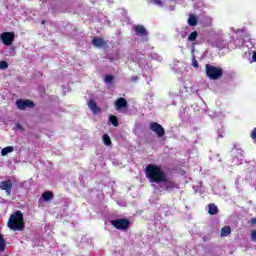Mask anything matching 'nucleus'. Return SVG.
Instances as JSON below:
<instances>
[{
  "label": "nucleus",
  "mask_w": 256,
  "mask_h": 256,
  "mask_svg": "<svg viewBox=\"0 0 256 256\" xmlns=\"http://www.w3.org/2000/svg\"><path fill=\"white\" fill-rule=\"evenodd\" d=\"M9 67V63L7 61H0V69L5 70Z\"/></svg>",
  "instance_id": "obj_24"
},
{
  "label": "nucleus",
  "mask_w": 256,
  "mask_h": 256,
  "mask_svg": "<svg viewBox=\"0 0 256 256\" xmlns=\"http://www.w3.org/2000/svg\"><path fill=\"white\" fill-rule=\"evenodd\" d=\"M205 68L208 79L217 81V79H221V77H223V68L216 67L211 64H206Z\"/></svg>",
  "instance_id": "obj_3"
},
{
  "label": "nucleus",
  "mask_w": 256,
  "mask_h": 256,
  "mask_svg": "<svg viewBox=\"0 0 256 256\" xmlns=\"http://www.w3.org/2000/svg\"><path fill=\"white\" fill-rule=\"evenodd\" d=\"M0 39L3 45L9 47V45H13V42L15 41V34L13 32H3L0 35Z\"/></svg>",
  "instance_id": "obj_5"
},
{
  "label": "nucleus",
  "mask_w": 256,
  "mask_h": 256,
  "mask_svg": "<svg viewBox=\"0 0 256 256\" xmlns=\"http://www.w3.org/2000/svg\"><path fill=\"white\" fill-rule=\"evenodd\" d=\"M0 190L5 191L7 197H11V191L13 190V181L9 179L1 181Z\"/></svg>",
  "instance_id": "obj_7"
},
{
  "label": "nucleus",
  "mask_w": 256,
  "mask_h": 256,
  "mask_svg": "<svg viewBox=\"0 0 256 256\" xmlns=\"http://www.w3.org/2000/svg\"><path fill=\"white\" fill-rule=\"evenodd\" d=\"M109 121L113 125V127H119V120L117 119V116L110 115L109 116Z\"/></svg>",
  "instance_id": "obj_19"
},
{
  "label": "nucleus",
  "mask_w": 256,
  "mask_h": 256,
  "mask_svg": "<svg viewBox=\"0 0 256 256\" xmlns=\"http://www.w3.org/2000/svg\"><path fill=\"white\" fill-rule=\"evenodd\" d=\"M18 129H23V126L21 124H17Z\"/></svg>",
  "instance_id": "obj_30"
},
{
  "label": "nucleus",
  "mask_w": 256,
  "mask_h": 256,
  "mask_svg": "<svg viewBox=\"0 0 256 256\" xmlns=\"http://www.w3.org/2000/svg\"><path fill=\"white\" fill-rule=\"evenodd\" d=\"M9 153H13V146H7L2 149L1 156L5 157L6 155H9Z\"/></svg>",
  "instance_id": "obj_18"
},
{
  "label": "nucleus",
  "mask_w": 256,
  "mask_h": 256,
  "mask_svg": "<svg viewBox=\"0 0 256 256\" xmlns=\"http://www.w3.org/2000/svg\"><path fill=\"white\" fill-rule=\"evenodd\" d=\"M220 235H221V237H229V235H231V227L230 226H224L220 230Z\"/></svg>",
  "instance_id": "obj_15"
},
{
  "label": "nucleus",
  "mask_w": 256,
  "mask_h": 256,
  "mask_svg": "<svg viewBox=\"0 0 256 256\" xmlns=\"http://www.w3.org/2000/svg\"><path fill=\"white\" fill-rule=\"evenodd\" d=\"M250 138L252 139V141H256V127H254L250 132Z\"/></svg>",
  "instance_id": "obj_23"
},
{
  "label": "nucleus",
  "mask_w": 256,
  "mask_h": 256,
  "mask_svg": "<svg viewBox=\"0 0 256 256\" xmlns=\"http://www.w3.org/2000/svg\"><path fill=\"white\" fill-rule=\"evenodd\" d=\"M152 3H154V5H158L159 7H163V2L161 0H152Z\"/></svg>",
  "instance_id": "obj_25"
},
{
  "label": "nucleus",
  "mask_w": 256,
  "mask_h": 256,
  "mask_svg": "<svg viewBox=\"0 0 256 256\" xmlns=\"http://www.w3.org/2000/svg\"><path fill=\"white\" fill-rule=\"evenodd\" d=\"M16 107L20 109V111H25L27 108H33L35 107V102L31 100H17L16 101Z\"/></svg>",
  "instance_id": "obj_8"
},
{
  "label": "nucleus",
  "mask_w": 256,
  "mask_h": 256,
  "mask_svg": "<svg viewBox=\"0 0 256 256\" xmlns=\"http://www.w3.org/2000/svg\"><path fill=\"white\" fill-rule=\"evenodd\" d=\"M188 25L190 27H197V17L193 14H191L188 18Z\"/></svg>",
  "instance_id": "obj_16"
},
{
  "label": "nucleus",
  "mask_w": 256,
  "mask_h": 256,
  "mask_svg": "<svg viewBox=\"0 0 256 256\" xmlns=\"http://www.w3.org/2000/svg\"><path fill=\"white\" fill-rule=\"evenodd\" d=\"M192 65H193L194 67H196V68L199 67V62L197 61V59H195V57H194L193 60H192Z\"/></svg>",
  "instance_id": "obj_26"
},
{
  "label": "nucleus",
  "mask_w": 256,
  "mask_h": 256,
  "mask_svg": "<svg viewBox=\"0 0 256 256\" xmlns=\"http://www.w3.org/2000/svg\"><path fill=\"white\" fill-rule=\"evenodd\" d=\"M111 225L119 231H127L131 227V222L127 218H119L112 220Z\"/></svg>",
  "instance_id": "obj_4"
},
{
  "label": "nucleus",
  "mask_w": 256,
  "mask_h": 256,
  "mask_svg": "<svg viewBox=\"0 0 256 256\" xmlns=\"http://www.w3.org/2000/svg\"><path fill=\"white\" fill-rule=\"evenodd\" d=\"M8 227L12 231H23V229H25V218L23 217V212L17 210L14 214H11L8 221Z\"/></svg>",
  "instance_id": "obj_2"
},
{
  "label": "nucleus",
  "mask_w": 256,
  "mask_h": 256,
  "mask_svg": "<svg viewBox=\"0 0 256 256\" xmlns=\"http://www.w3.org/2000/svg\"><path fill=\"white\" fill-rule=\"evenodd\" d=\"M150 131H153L157 135V137H165V128L157 122H150L149 125Z\"/></svg>",
  "instance_id": "obj_6"
},
{
  "label": "nucleus",
  "mask_w": 256,
  "mask_h": 256,
  "mask_svg": "<svg viewBox=\"0 0 256 256\" xmlns=\"http://www.w3.org/2000/svg\"><path fill=\"white\" fill-rule=\"evenodd\" d=\"M250 223H252V225H256V218H252V219L250 220Z\"/></svg>",
  "instance_id": "obj_28"
},
{
  "label": "nucleus",
  "mask_w": 256,
  "mask_h": 256,
  "mask_svg": "<svg viewBox=\"0 0 256 256\" xmlns=\"http://www.w3.org/2000/svg\"><path fill=\"white\" fill-rule=\"evenodd\" d=\"M55 198V195L53 194L52 191H45L43 194H42V199L46 202H49V201H53V199Z\"/></svg>",
  "instance_id": "obj_13"
},
{
  "label": "nucleus",
  "mask_w": 256,
  "mask_h": 256,
  "mask_svg": "<svg viewBox=\"0 0 256 256\" xmlns=\"http://www.w3.org/2000/svg\"><path fill=\"white\" fill-rule=\"evenodd\" d=\"M46 23H47L46 20H43V21H42V25H45Z\"/></svg>",
  "instance_id": "obj_31"
},
{
  "label": "nucleus",
  "mask_w": 256,
  "mask_h": 256,
  "mask_svg": "<svg viewBox=\"0 0 256 256\" xmlns=\"http://www.w3.org/2000/svg\"><path fill=\"white\" fill-rule=\"evenodd\" d=\"M197 37H199V33L197 31H193L189 36H188V41H197Z\"/></svg>",
  "instance_id": "obj_21"
},
{
  "label": "nucleus",
  "mask_w": 256,
  "mask_h": 256,
  "mask_svg": "<svg viewBox=\"0 0 256 256\" xmlns=\"http://www.w3.org/2000/svg\"><path fill=\"white\" fill-rule=\"evenodd\" d=\"M88 107L92 111L93 115H98V113L101 112V108L97 106V102H95L93 99L88 101Z\"/></svg>",
  "instance_id": "obj_10"
},
{
  "label": "nucleus",
  "mask_w": 256,
  "mask_h": 256,
  "mask_svg": "<svg viewBox=\"0 0 256 256\" xmlns=\"http://www.w3.org/2000/svg\"><path fill=\"white\" fill-rule=\"evenodd\" d=\"M102 139H103V143L104 145H107V147H109V145H111V137H109V134H104L102 136Z\"/></svg>",
  "instance_id": "obj_20"
},
{
  "label": "nucleus",
  "mask_w": 256,
  "mask_h": 256,
  "mask_svg": "<svg viewBox=\"0 0 256 256\" xmlns=\"http://www.w3.org/2000/svg\"><path fill=\"white\" fill-rule=\"evenodd\" d=\"M114 105L116 111H119L121 109H127V99L120 97L115 101Z\"/></svg>",
  "instance_id": "obj_9"
},
{
  "label": "nucleus",
  "mask_w": 256,
  "mask_h": 256,
  "mask_svg": "<svg viewBox=\"0 0 256 256\" xmlns=\"http://www.w3.org/2000/svg\"><path fill=\"white\" fill-rule=\"evenodd\" d=\"M134 31L136 35H139L140 37H147L149 33L147 32V29L143 25H136L134 26Z\"/></svg>",
  "instance_id": "obj_11"
},
{
  "label": "nucleus",
  "mask_w": 256,
  "mask_h": 256,
  "mask_svg": "<svg viewBox=\"0 0 256 256\" xmlns=\"http://www.w3.org/2000/svg\"><path fill=\"white\" fill-rule=\"evenodd\" d=\"M208 213L209 215H217V213H219V208H217V205L210 203L208 204Z\"/></svg>",
  "instance_id": "obj_14"
},
{
  "label": "nucleus",
  "mask_w": 256,
  "mask_h": 256,
  "mask_svg": "<svg viewBox=\"0 0 256 256\" xmlns=\"http://www.w3.org/2000/svg\"><path fill=\"white\" fill-rule=\"evenodd\" d=\"M146 178L150 183H156L157 185L162 183L163 191L171 193L174 189H179V185L175 181L170 180L165 173V170L161 166L156 164H148L145 168Z\"/></svg>",
  "instance_id": "obj_1"
},
{
  "label": "nucleus",
  "mask_w": 256,
  "mask_h": 256,
  "mask_svg": "<svg viewBox=\"0 0 256 256\" xmlns=\"http://www.w3.org/2000/svg\"><path fill=\"white\" fill-rule=\"evenodd\" d=\"M251 237H252L253 241H256V230L252 231Z\"/></svg>",
  "instance_id": "obj_27"
},
{
  "label": "nucleus",
  "mask_w": 256,
  "mask_h": 256,
  "mask_svg": "<svg viewBox=\"0 0 256 256\" xmlns=\"http://www.w3.org/2000/svg\"><path fill=\"white\" fill-rule=\"evenodd\" d=\"M7 247V242L5 240V237H3V234L0 232V251L3 253Z\"/></svg>",
  "instance_id": "obj_17"
},
{
  "label": "nucleus",
  "mask_w": 256,
  "mask_h": 256,
  "mask_svg": "<svg viewBox=\"0 0 256 256\" xmlns=\"http://www.w3.org/2000/svg\"><path fill=\"white\" fill-rule=\"evenodd\" d=\"M252 59H253V61H255V63H256V52L253 53Z\"/></svg>",
  "instance_id": "obj_29"
},
{
  "label": "nucleus",
  "mask_w": 256,
  "mask_h": 256,
  "mask_svg": "<svg viewBox=\"0 0 256 256\" xmlns=\"http://www.w3.org/2000/svg\"><path fill=\"white\" fill-rule=\"evenodd\" d=\"M113 79H115V77L111 74H107L104 78L105 83H107L108 85H111V83H113Z\"/></svg>",
  "instance_id": "obj_22"
},
{
  "label": "nucleus",
  "mask_w": 256,
  "mask_h": 256,
  "mask_svg": "<svg viewBox=\"0 0 256 256\" xmlns=\"http://www.w3.org/2000/svg\"><path fill=\"white\" fill-rule=\"evenodd\" d=\"M91 43L94 47H97V48L105 47V45H107V42L101 37H94L91 40Z\"/></svg>",
  "instance_id": "obj_12"
}]
</instances>
